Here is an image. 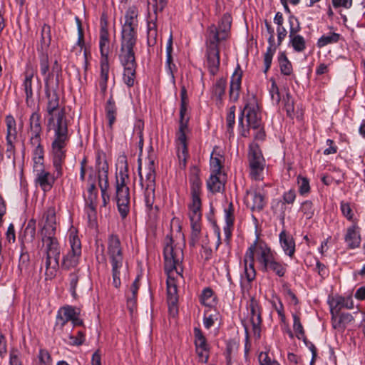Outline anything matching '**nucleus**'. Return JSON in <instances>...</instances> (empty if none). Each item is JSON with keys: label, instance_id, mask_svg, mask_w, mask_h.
Here are the masks:
<instances>
[{"label": "nucleus", "instance_id": "29", "mask_svg": "<svg viewBox=\"0 0 365 365\" xmlns=\"http://www.w3.org/2000/svg\"><path fill=\"white\" fill-rule=\"evenodd\" d=\"M279 244L284 254L292 257L295 253V241L293 237L282 230L279 235Z\"/></svg>", "mask_w": 365, "mask_h": 365}, {"label": "nucleus", "instance_id": "46", "mask_svg": "<svg viewBox=\"0 0 365 365\" xmlns=\"http://www.w3.org/2000/svg\"><path fill=\"white\" fill-rule=\"evenodd\" d=\"M340 34L337 33H330L328 35L322 36L317 41V46L322 48L328 44L337 43L339 41Z\"/></svg>", "mask_w": 365, "mask_h": 365}, {"label": "nucleus", "instance_id": "34", "mask_svg": "<svg viewBox=\"0 0 365 365\" xmlns=\"http://www.w3.org/2000/svg\"><path fill=\"white\" fill-rule=\"evenodd\" d=\"M354 307L351 297H341L339 296L333 299L330 303V310L340 311L343 308L347 309H352Z\"/></svg>", "mask_w": 365, "mask_h": 365}, {"label": "nucleus", "instance_id": "37", "mask_svg": "<svg viewBox=\"0 0 365 365\" xmlns=\"http://www.w3.org/2000/svg\"><path fill=\"white\" fill-rule=\"evenodd\" d=\"M34 71L33 70L26 71L24 73V80L22 83V87L26 93V101L29 103V101L33 98V78Z\"/></svg>", "mask_w": 365, "mask_h": 365}, {"label": "nucleus", "instance_id": "36", "mask_svg": "<svg viewBox=\"0 0 365 365\" xmlns=\"http://www.w3.org/2000/svg\"><path fill=\"white\" fill-rule=\"evenodd\" d=\"M106 116L108 119V126L110 130L113 129V125L116 120L117 108L113 96H111L106 102L105 106Z\"/></svg>", "mask_w": 365, "mask_h": 365}, {"label": "nucleus", "instance_id": "26", "mask_svg": "<svg viewBox=\"0 0 365 365\" xmlns=\"http://www.w3.org/2000/svg\"><path fill=\"white\" fill-rule=\"evenodd\" d=\"M242 71L240 65L236 67L234 73L231 77L230 86V98L231 101L235 102L239 99L240 90L241 88Z\"/></svg>", "mask_w": 365, "mask_h": 365}, {"label": "nucleus", "instance_id": "21", "mask_svg": "<svg viewBox=\"0 0 365 365\" xmlns=\"http://www.w3.org/2000/svg\"><path fill=\"white\" fill-rule=\"evenodd\" d=\"M118 210L122 218H125L129 212L130 190L128 188L116 187Z\"/></svg>", "mask_w": 365, "mask_h": 365}, {"label": "nucleus", "instance_id": "1", "mask_svg": "<svg viewBox=\"0 0 365 365\" xmlns=\"http://www.w3.org/2000/svg\"><path fill=\"white\" fill-rule=\"evenodd\" d=\"M138 10L130 6L125 14V22L122 26L120 48L118 58L123 68V81L129 88L133 87L136 77L137 62L135 60V45L138 26Z\"/></svg>", "mask_w": 365, "mask_h": 365}, {"label": "nucleus", "instance_id": "64", "mask_svg": "<svg viewBox=\"0 0 365 365\" xmlns=\"http://www.w3.org/2000/svg\"><path fill=\"white\" fill-rule=\"evenodd\" d=\"M340 209L344 217L349 221H353L354 212L349 202L342 201L340 204Z\"/></svg>", "mask_w": 365, "mask_h": 365}, {"label": "nucleus", "instance_id": "25", "mask_svg": "<svg viewBox=\"0 0 365 365\" xmlns=\"http://www.w3.org/2000/svg\"><path fill=\"white\" fill-rule=\"evenodd\" d=\"M30 133H31V143L33 145H38L39 146L41 141V133L42 131L41 125V115L37 112H34L30 116Z\"/></svg>", "mask_w": 365, "mask_h": 365}, {"label": "nucleus", "instance_id": "40", "mask_svg": "<svg viewBox=\"0 0 365 365\" xmlns=\"http://www.w3.org/2000/svg\"><path fill=\"white\" fill-rule=\"evenodd\" d=\"M278 61L281 73L284 76H290L293 71L292 65L284 52L279 53Z\"/></svg>", "mask_w": 365, "mask_h": 365}, {"label": "nucleus", "instance_id": "45", "mask_svg": "<svg viewBox=\"0 0 365 365\" xmlns=\"http://www.w3.org/2000/svg\"><path fill=\"white\" fill-rule=\"evenodd\" d=\"M193 331L196 350L202 349V351H207L208 346L207 344V340L200 329L195 327Z\"/></svg>", "mask_w": 365, "mask_h": 365}, {"label": "nucleus", "instance_id": "51", "mask_svg": "<svg viewBox=\"0 0 365 365\" xmlns=\"http://www.w3.org/2000/svg\"><path fill=\"white\" fill-rule=\"evenodd\" d=\"M299 212H302L306 219L310 220L314 215V207L311 200H305L301 203Z\"/></svg>", "mask_w": 365, "mask_h": 365}, {"label": "nucleus", "instance_id": "35", "mask_svg": "<svg viewBox=\"0 0 365 365\" xmlns=\"http://www.w3.org/2000/svg\"><path fill=\"white\" fill-rule=\"evenodd\" d=\"M109 63L108 58H101V73L99 79V87L101 92L104 95L107 91V83L108 79Z\"/></svg>", "mask_w": 365, "mask_h": 365}, {"label": "nucleus", "instance_id": "57", "mask_svg": "<svg viewBox=\"0 0 365 365\" xmlns=\"http://www.w3.org/2000/svg\"><path fill=\"white\" fill-rule=\"evenodd\" d=\"M271 86L269 88V95L273 103L278 104L280 101V94L279 88L276 83L274 78H271Z\"/></svg>", "mask_w": 365, "mask_h": 365}, {"label": "nucleus", "instance_id": "38", "mask_svg": "<svg viewBox=\"0 0 365 365\" xmlns=\"http://www.w3.org/2000/svg\"><path fill=\"white\" fill-rule=\"evenodd\" d=\"M188 104H180V123H179V129L177 132L176 136L180 135V134H186L188 133V121L189 118L186 117V113L187 110Z\"/></svg>", "mask_w": 365, "mask_h": 365}, {"label": "nucleus", "instance_id": "53", "mask_svg": "<svg viewBox=\"0 0 365 365\" xmlns=\"http://www.w3.org/2000/svg\"><path fill=\"white\" fill-rule=\"evenodd\" d=\"M297 184L299 192L302 196L307 195L310 192L309 180L307 178L302 175L297 176Z\"/></svg>", "mask_w": 365, "mask_h": 365}, {"label": "nucleus", "instance_id": "54", "mask_svg": "<svg viewBox=\"0 0 365 365\" xmlns=\"http://www.w3.org/2000/svg\"><path fill=\"white\" fill-rule=\"evenodd\" d=\"M98 184L101 189L103 206L106 207L110 201V195L108 193V189L109 187L108 180H105L102 181L98 180Z\"/></svg>", "mask_w": 365, "mask_h": 365}, {"label": "nucleus", "instance_id": "24", "mask_svg": "<svg viewBox=\"0 0 365 365\" xmlns=\"http://www.w3.org/2000/svg\"><path fill=\"white\" fill-rule=\"evenodd\" d=\"M78 309L70 305L61 307L57 312L56 327L63 329L68 322H71L73 317L76 316Z\"/></svg>", "mask_w": 365, "mask_h": 365}, {"label": "nucleus", "instance_id": "48", "mask_svg": "<svg viewBox=\"0 0 365 365\" xmlns=\"http://www.w3.org/2000/svg\"><path fill=\"white\" fill-rule=\"evenodd\" d=\"M139 279L140 277L138 276L134 280L130 287V295H128L127 297L128 307L130 309H132L136 303V297L139 289Z\"/></svg>", "mask_w": 365, "mask_h": 365}, {"label": "nucleus", "instance_id": "22", "mask_svg": "<svg viewBox=\"0 0 365 365\" xmlns=\"http://www.w3.org/2000/svg\"><path fill=\"white\" fill-rule=\"evenodd\" d=\"M339 312L330 310L331 325L334 329L343 332L347 325L354 321V317L350 313H340Z\"/></svg>", "mask_w": 365, "mask_h": 365}, {"label": "nucleus", "instance_id": "60", "mask_svg": "<svg viewBox=\"0 0 365 365\" xmlns=\"http://www.w3.org/2000/svg\"><path fill=\"white\" fill-rule=\"evenodd\" d=\"M15 140L16 139H6V143L5 155L8 159H11L13 163H14L15 160Z\"/></svg>", "mask_w": 365, "mask_h": 365}, {"label": "nucleus", "instance_id": "23", "mask_svg": "<svg viewBox=\"0 0 365 365\" xmlns=\"http://www.w3.org/2000/svg\"><path fill=\"white\" fill-rule=\"evenodd\" d=\"M56 173L52 175L50 172L45 170L43 168L37 170L36 182L40 186L43 192L50 191L55 182Z\"/></svg>", "mask_w": 365, "mask_h": 365}, {"label": "nucleus", "instance_id": "4", "mask_svg": "<svg viewBox=\"0 0 365 365\" xmlns=\"http://www.w3.org/2000/svg\"><path fill=\"white\" fill-rule=\"evenodd\" d=\"M107 255L111 266L112 284L115 288L121 285V275L125 274L127 266H124V256L121 242L116 235H110L108 239Z\"/></svg>", "mask_w": 365, "mask_h": 365}, {"label": "nucleus", "instance_id": "30", "mask_svg": "<svg viewBox=\"0 0 365 365\" xmlns=\"http://www.w3.org/2000/svg\"><path fill=\"white\" fill-rule=\"evenodd\" d=\"M225 175L223 173H211L207 180V187L212 193L221 192L225 188Z\"/></svg>", "mask_w": 365, "mask_h": 365}, {"label": "nucleus", "instance_id": "13", "mask_svg": "<svg viewBox=\"0 0 365 365\" xmlns=\"http://www.w3.org/2000/svg\"><path fill=\"white\" fill-rule=\"evenodd\" d=\"M231 27V18L228 14H224L222 17L218 26L211 25L207 29V39L212 41L213 36H215L216 43L225 40L228 37Z\"/></svg>", "mask_w": 365, "mask_h": 365}, {"label": "nucleus", "instance_id": "59", "mask_svg": "<svg viewBox=\"0 0 365 365\" xmlns=\"http://www.w3.org/2000/svg\"><path fill=\"white\" fill-rule=\"evenodd\" d=\"M85 341V333L82 331H78L76 336L69 335L68 340L65 341L71 346H80L83 344Z\"/></svg>", "mask_w": 365, "mask_h": 365}, {"label": "nucleus", "instance_id": "15", "mask_svg": "<svg viewBox=\"0 0 365 365\" xmlns=\"http://www.w3.org/2000/svg\"><path fill=\"white\" fill-rule=\"evenodd\" d=\"M67 144L51 143L52 163L56 178L63 175V164L66 158V147Z\"/></svg>", "mask_w": 365, "mask_h": 365}, {"label": "nucleus", "instance_id": "20", "mask_svg": "<svg viewBox=\"0 0 365 365\" xmlns=\"http://www.w3.org/2000/svg\"><path fill=\"white\" fill-rule=\"evenodd\" d=\"M59 85L53 84V88H51L50 87H47L45 85V92L46 96L48 99L46 110L48 113V117L50 116H56L57 113L55 112L58 110L59 107V97L57 93V91L58 90Z\"/></svg>", "mask_w": 365, "mask_h": 365}, {"label": "nucleus", "instance_id": "43", "mask_svg": "<svg viewBox=\"0 0 365 365\" xmlns=\"http://www.w3.org/2000/svg\"><path fill=\"white\" fill-rule=\"evenodd\" d=\"M99 46L101 58H108L109 50V38L108 33L105 29H102L101 31Z\"/></svg>", "mask_w": 365, "mask_h": 365}, {"label": "nucleus", "instance_id": "39", "mask_svg": "<svg viewBox=\"0 0 365 365\" xmlns=\"http://www.w3.org/2000/svg\"><path fill=\"white\" fill-rule=\"evenodd\" d=\"M289 45L293 48L294 51L301 53L306 49V41L302 35L294 33L289 35Z\"/></svg>", "mask_w": 365, "mask_h": 365}, {"label": "nucleus", "instance_id": "63", "mask_svg": "<svg viewBox=\"0 0 365 365\" xmlns=\"http://www.w3.org/2000/svg\"><path fill=\"white\" fill-rule=\"evenodd\" d=\"M288 23L289 24V34L299 33L301 30L300 23L297 17L290 14L288 18Z\"/></svg>", "mask_w": 365, "mask_h": 365}, {"label": "nucleus", "instance_id": "2", "mask_svg": "<svg viewBox=\"0 0 365 365\" xmlns=\"http://www.w3.org/2000/svg\"><path fill=\"white\" fill-rule=\"evenodd\" d=\"M41 240L45 245V276L46 280L55 277L59 267L61 248L55 237L56 230V214L53 207H49L43 214L38 224Z\"/></svg>", "mask_w": 365, "mask_h": 365}, {"label": "nucleus", "instance_id": "28", "mask_svg": "<svg viewBox=\"0 0 365 365\" xmlns=\"http://www.w3.org/2000/svg\"><path fill=\"white\" fill-rule=\"evenodd\" d=\"M177 155L179 160L180 166L182 168L186 167L187 159L189 156L187 136L185 134H180L176 138Z\"/></svg>", "mask_w": 365, "mask_h": 365}, {"label": "nucleus", "instance_id": "55", "mask_svg": "<svg viewBox=\"0 0 365 365\" xmlns=\"http://www.w3.org/2000/svg\"><path fill=\"white\" fill-rule=\"evenodd\" d=\"M283 101L287 115L291 118H293L294 115V100L292 96L289 93H287L286 94V96L284 97Z\"/></svg>", "mask_w": 365, "mask_h": 365}, {"label": "nucleus", "instance_id": "17", "mask_svg": "<svg viewBox=\"0 0 365 365\" xmlns=\"http://www.w3.org/2000/svg\"><path fill=\"white\" fill-rule=\"evenodd\" d=\"M247 308L250 312V322L255 335L259 337L261 331L262 319V307L259 302L254 297H251L247 304Z\"/></svg>", "mask_w": 365, "mask_h": 365}, {"label": "nucleus", "instance_id": "32", "mask_svg": "<svg viewBox=\"0 0 365 365\" xmlns=\"http://www.w3.org/2000/svg\"><path fill=\"white\" fill-rule=\"evenodd\" d=\"M61 73V66L57 60H55L52 65L51 71L48 74L46 78H43L45 85L51 88H53V84L59 85V77Z\"/></svg>", "mask_w": 365, "mask_h": 365}, {"label": "nucleus", "instance_id": "33", "mask_svg": "<svg viewBox=\"0 0 365 365\" xmlns=\"http://www.w3.org/2000/svg\"><path fill=\"white\" fill-rule=\"evenodd\" d=\"M344 240L349 248L355 249L359 247L361 243V236L356 231V226L352 225L347 228Z\"/></svg>", "mask_w": 365, "mask_h": 365}, {"label": "nucleus", "instance_id": "18", "mask_svg": "<svg viewBox=\"0 0 365 365\" xmlns=\"http://www.w3.org/2000/svg\"><path fill=\"white\" fill-rule=\"evenodd\" d=\"M245 202L253 212H261L267 204L264 195L257 189L247 191Z\"/></svg>", "mask_w": 365, "mask_h": 365}, {"label": "nucleus", "instance_id": "50", "mask_svg": "<svg viewBox=\"0 0 365 365\" xmlns=\"http://www.w3.org/2000/svg\"><path fill=\"white\" fill-rule=\"evenodd\" d=\"M235 110L236 107L232 106L230 108L229 112L226 117L227 131L230 138L234 135V125L235 123Z\"/></svg>", "mask_w": 365, "mask_h": 365}, {"label": "nucleus", "instance_id": "11", "mask_svg": "<svg viewBox=\"0 0 365 365\" xmlns=\"http://www.w3.org/2000/svg\"><path fill=\"white\" fill-rule=\"evenodd\" d=\"M250 175L255 180L263 179L265 160L257 146H252L249 151Z\"/></svg>", "mask_w": 365, "mask_h": 365}, {"label": "nucleus", "instance_id": "7", "mask_svg": "<svg viewBox=\"0 0 365 365\" xmlns=\"http://www.w3.org/2000/svg\"><path fill=\"white\" fill-rule=\"evenodd\" d=\"M257 258V240L247 249L244 259V272L240 275V288L243 294H249L252 289V283L256 278V270L254 262Z\"/></svg>", "mask_w": 365, "mask_h": 365}, {"label": "nucleus", "instance_id": "62", "mask_svg": "<svg viewBox=\"0 0 365 365\" xmlns=\"http://www.w3.org/2000/svg\"><path fill=\"white\" fill-rule=\"evenodd\" d=\"M168 302L170 305L175 306L178 301V287H167Z\"/></svg>", "mask_w": 365, "mask_h": 365}, {"label": "nucleus", "instance_id": "44", "mask_svg": "<svg viewBox=\"0 0 365 365\" xmlns=\"http://www.w3.org/2000/svg\"><path fill=\"white\" fill-rule=\"evenodd\" d=\"M200 300L205 307H212L215 304V297L212 289L210 287L205 288L200 294Z\"/></svg>", "mask_w": 365, "mask_h": 365}, {"label": "nucleus", "instance_id": "31", "mask_svg": "<svg viewBox=\"0 0 365 365\" xmlns=\"http://www.w3.org/2000/svg\"><path fill=\"white\" fill-rule=\"evenodd\" d=\"M119 160L122 166L118 173L116 174L115 188H128V182L129 181V175L126 157L123 155L120 158Z\"/></svg>", "mask_w": 365, "mask_h": 365}, {"label": "nucleus", "instance_id": "16", "mask_svg": "<svg viewBox=\"0 0 365 365\" xmlns=\"http://www.w3.org/2000/svg\"><path fill=\"white\" fill-rule=\"evenodd\" d=\"M188 215L192 230L188 244L193 248L197 244L200 237L202 210H189Z\"/></svg>", "mask_w": 365, "mask_h": 365}, {"label": "nucleus", "instance_id": "61", "mask_svg": "<svg viewBox=\"0 0 365 365\" xmlns=\"http://www.w3.org/2000/svg\"><path fill=\"white\" fill-rule=\"evenodd\" d=\"M38 365H52V359L50 354L46 349H41L38 354Z\"/></svg>", "mask_w": 365, "mask_h": 365}, {"label": "nucleus", "instance_id": "9", "mask_svg": "<svg viewBox=\"0 0 365 365\" xmlns=\"http://www.w3.org/2000/svg\"><path fill=\"white\" fill-rule=\"evenodd\" d=\"M71 250L63 255L61 262V267L69 270L78 266L81 257V242L75 232L71 231L68 237Z\"/></svg>", "mask_w": 365, "mask_h": 365}, {"label": "nucleus", "instance_id": "6", "mask_svg": "<svg viewBox=\"0 0 365 365\" xmlns=\"http://www.w3.org/2000/svg\"><path fill=\"white\" fill-rule=\"evenodd\" d=\"M262 124V114L255 100L247 102L238 119V132L242 137L247 138L251 128H259Z\"/></svg>", "mask_w": 365, "mask_h": 365}, {"label": "nucleus", "instance_id": "19", "mask_svg": "<svg viewBox=\"0 0 365 365\" xmlns=\"http://www.w3.org/2000/svg\"><path fill=\"white\" fill-rule=\"evenodd\" d=\"M264 25L267 33L269 36L267 39L269 46L267 48V51L264 55V73H267L272 65V58L276 52V46H274V31L271 24L267 20L264 21Z\"/></svg>", "mask_w": 365, "mask_h": 365}, {"label": "nucleus", "instance_id": "10", "mask_svg": "<svg viewBox=\"0 0 365 365\" xmlns=\"http://www.w3.org/2000/svg\"><path fill=\"white\" fill-rule=\"evenodd\" d=\"M148 173L145 182H142L143 187L145 186L144 202L148 211L153 209L155 202V171L154 165V160L149 158L148 165Z\"/></svg>", "mask_w": 365, "mask_h": 365}, {"label": "nucleus", "instance_id": "12", "mask_svg": "<svg viewBox=\"0 0 365 365\" xmlns=\"http://www.w3.org/2000/svg\"><path fill=\"white\" fill-rule=\"evenodd\" d=\"M215 36L212 41L206 39V57L209 71L212 75H215L220 66V51L218 43H216Z\"/></svg>", "mask_w": 365, "mask_h": 365}, {"label": "nucleus", "instance_id": "49", "mask_svg": "<svg viewBox=\"0 0 365 365\" xmlns=\"http://www.w3.org/2000/svg\"><path fill=\"white\" fill-rule=\"evenodd\" d=\"M222 156L220 154H215L214 155V153H212L211 155L210 160V169H211V173H216V174H220L222 173Z\"/></svg>", "mask_w": 365, "mask_h": 365}, {"label": "nucleus", "instance_id": "27", "mask_svg": "<svg viewBox=\"0 0 365 365\" xmlns=\"http://www.w3.org/2000/svg\"><path fill=\"white\" fill-rule=\"evenodd\" d=\"M96 170L98 174V181L108 180V165L106 159V154L98 150L96 153Z\"/></svg>", "mask_w": 365, "mask_h": 365}, {"label": "nucleus", "instance_id": "41", "mask_svg": "<svg viewBox=\"0 0 365 365\" xmlns=\"http://www.w3.org/2000/svg\"><path fill=\"white\" fill-rule=\"evenodd\" d=\"M227 83L223 78L218 79L212 88V95L216 98L217 101H222V96L225 93Z\"/></svg>", "mask_w": 365, "mask_h": 365}, {"label": "nucleus", "instance_id": "14", "mask_svg": "<svg viewBox=\"0 0 365 365\" xmlns=\"http://www.w3.org/2000/svg\"><path fill=\"white\" fill-rule=\"evenodd\" d=\"M191 202L188 205L189 210H201V188L202 181L198 174L190 175V179Z\"/></svg>", "mask_w": 365, "mask_h": 365}, {"label": "nucleus", "instance_id": "58", "mask_svg": "<svg viewBox=\"0 0 365 365\" xmlns=\"http://www.w3.org/2000/svg\"><path fill=\"white\" fill-rule=\"evenodd\" d=\"M293 317V329L296 333V336L298 339H301L302 337L305 336V332L303 328V326L300 322V318L298 315L294 314Z\"/></svg>", "mask_w": 365, "mask_h": 365}, {"label": "nucleus", "instance_id": "47", "mask_svg": "<svg viewBox=\"0 0 365 365\" xmlns=\"http://www.w3.org/2000/svg\"><path fill=\"white\" fill-rule=\"evenodd\" d=\"M29 263V254L25 250L24 245H22L18 264V271L19 272V274H22L24 271H26L28 269Z\"/></svg>", "mask_w": 365, "mask_h": 365}, {"label": "nucleus", "instance_id": "3", "mask_svg": "<svg viewBox=\"0 0 365 365\" xmlns=\"http://www.w3.org/2000/svg\"><path fill=\"white\" fill-rule=\"evenodd\" d=\"M172 237L167 236V242L164 247V270L167 274V287H177L175 276L182 277L183 252L180 247H174Z\"/></svg>", "mask_w": 365, "mask_h": 365}, {"label": "nucleus", "instance_id": "42", "mask_svg": "<svg viewBox=\"0 0 365 365\" xmlns=\"http://www.w3.org/2000/svg\"><path fill=\"white\" fill-rule=\"evenodd\" d=\"M6 125V139H16L17 137L16 122L11 115H8L5 118Z\"/></svg>", "mask_w": 365, "mask_h": 365}, {"label": "nucleus", "instance_id": "8", "mask_svg": "<svg viewBox=\"0 0 365 365\" xmlns=\"http://www.w3.org/2000/svg\"><path fill=\"white\" fill-rule=\"evenodd\" d=\"M47 128L48 130L53 132L52 143H68L70 135L68 128V120L63 108L57 112L56 116L48 117Z\"/></svg>", "mask_w": 365, "mask_h": 365}, {"label": "nucleus", "instance_id": "5", "mask_svg": "<svg viewBox=\"0 0 365 365\" xmlns=\"http://www.w3.org/2000/svg\"><path fill=\"white\" fill-rule=\"evenodd\" d=\"M257 262L263 272H272L279 277H284L287 264L276 259L271 248L264 242H257Z\"/></svg>", "mask_w": 365, "mask_h": 365}, {"label": "nucleus", "instance_id": "52", "mask_svg": "<svg viewBox=\"0 0 365 365\" xmlns=\"http://www.w3.org/2000/svg\"><path fill=\"white\" fill-rule=\"evenodd\" d=\"M39 68L41 75L44 76V78H46L48 74L51 72L49 71L50 65L48 56L46 53H41L39 56Z\"/></svg>", "mask_w": 365, "mask_h": 365}, {"label": "nucleus", "instance_id": "56", "mask_svg": "<svg viewBox=\"0 0 365 365\" xmlns=\"http://www.w3.org/2000/svg\"><path fill=\"white\" fill-rule=\"evenodd\" d=\"M36 236V220H30L24 230V237L29 242H33Z\"/></svg>", "mask_w": 365, "mask_h": 365}]
</instances>
